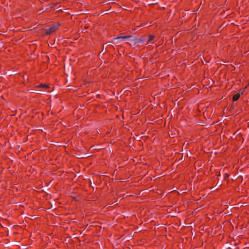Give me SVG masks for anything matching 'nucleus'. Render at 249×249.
Segmentation results:
<instances>
[{"mask_svg": "<svg viewBox=\"0 0 249 249\" xmlns=\"http://www.w3.org/2000/svg\"><path fill=\"white\" fill-rule=\"evenodd\" d=\"M127 39L128 41H130L133 45L138 43H142L145 40V38L143 36H141L140 38H138L136 36H134L131 35L120 36L115 38L112 41V43L114 44L119 43V40Z\"/></svg>", "mask_w": 249, "mask_h": 249, "instance_id": "obj_1", "label": "nucleus"}, {"mask_svg": "<svg viewBox=\"0 0 249 249\" xmlns=\"http://www.w3.org/2000/svg\"><path fill=\"white\" fill-rule=\"evenodd\" d=\"M59 24H57V25H54V26L50 27L49 29L46 30V34H50L54 32L56 30L57 27L58 26H59Z\"/></svg>", "mask_w": 249, "mask_h": 249, "instance_id": "obj_2", "label": "nucleus"}, {"mask_svg": "<svg viewBox=\"0 0 249 249\" xmlns=\"http://www.w3.org/2000/svg\"><path fill=\"white\" fill-rule=\"evenodd\" d=\"M240 97V93L236 94L233 95V101H235L238 99Z\"/></svg>", "mask_w": 249, "mask_h": 249, "instance_id": "obj_3", "label": "nucleus"}, {"mask_svg": "<svg viewBox=\"0 0 249 249\" xmlns=\"http://www.w3.org/2000/svg\"><path fill=\"white\" fill-rule=\"evenodd\" d=\"M155 36L153 35H149L148 36V39L147 41L150 42V41L152 40L154 38Z\"/></svg>", "mask_w": 249, "mask_h": 249, "instance_id": "obj_4", "label": "nucleus"}, {"mask_svg": "<svg viewBox=\"0 0 249 249\" xmlns=\"http://www.w3.org/2000/svg\"><path fill=\"white\" fill-rule=\"evenodd\" d=\"M37 87H40V88H48V87H49V86L47 85H45V84H40V85H38Z\"/></svg>", "mask_w": 249, "mask_h": 249, "instance_id": "obj_5", "label": "nucleus"}, {"mask_svg": "<svg viewBox=\"0 0 249 249\" xmlns=\"http://www.w3.org/2000/svg\"><path fill=\"white\" fill-rule=\"evenodd\" d=\"M243 91H241V92H240V93H241V94H242V93H243Z\"/></svg>", "mask_w": 249, "mask_h": 249, "instance_id": "obj_6", "label": "nucleus"}]
</instances>
